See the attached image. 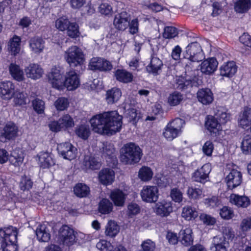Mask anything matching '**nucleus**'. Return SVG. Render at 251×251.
I'll return each instance as SVG.
<instances>
[{
    "mask_svg": "<svg viewBox=\"0 0 251 251\" xmlns=\"http://www.w3.org/2000/svg\"><path fill=\"white\" fill-rule=\"evenodd\" d=\"M122 120V116L116 111H111L93 116L90 122L95 132L112 135L120 131Z\"/></svg>",
    "mask_w": 251,
    "mask_h": 251,
    "instance_id": "1",
    "label": "nucleus"
},
{
    "mask_svg": "<svg viewBox=\"0 0 251 251\" xmlns=\"http://www.w3.org/2000/svg\"><path fill=\"white\" fill-rule=\"evenodd\" d=\"M17 235L16 229L12 226L0 229V251H18Z\"/></svg>",
    "mask_w": 251,
    "mask_h": 251,
    "instance_id": "2",
    "label": "nucleus"
},
{
    "mask_svg": "<svg viewBox=\"0 0 251 251\" xmlns=\"http://www.w3.org/2000/svg\"><path fill=\"white\" fill-rule=\"evenodd\" d=\"M64 57L70 66H81L85 61V55L82 50L76 46H72L65 51Z\"/></svg>",
    "mask_w": 251,
    "mask_h": 251,
    "instance_id": "3",
    "label": "nucleus"
},
{
    "mask_svg": "<svg viewBox=\"0 0 251 251\" xmlns=\"http://www.w3.org/2000/svg\"><path fill=\"white\" fill-rule=\"evenodd\" d=\"M73 119L69 114L61 117L57 121H50L49 127L52 132H57L62 130H66L74 126Z\"/></svg>",
    "mask_w": 251,
    "mask_h": 251,
    "instance_id": "4",
    "label": "nucleus"
},
{
    "mask_svg": "<svg viewBox=\"0 0 251 251\" xmlns=\"http://www.w3.org/2000/svg\"><path fill=\"white\" fill-rule=\"evenodd\" d=\"M183 55L184 59L192 61H201L203 57L201 46L197 42L189 44L186 47Z\"/></svg>",
    "mask_w": 251,
    "mask_h": 251,
    "instance_id": "5",
    "label": "nucleus"
},
{
    "mask_svg": "<svg viewBox=\"0 0 251 251\" xmlns=\"http://www.w3.org/2000/svg\"><path fill=\"white\" fill-rule=\"evenodd\" d=\"M143 155L140 148L133 143L126 144V164H137Z\"/></svg>",
    "mask_w": 251,
    "mask_h": 251,
    "instance_id": "6",
    "label": "nucleus"
},
{
    "mask_svg": "<svg viewBox=\"0 0 251 251\" xmlns=\"http://www.w3.org/2000/svg\"><path fill=\"white\" fill-rule=\"evenodd\" d=\"M88 68L92 71L108 72L113 68L111 63L102 57H93L89 61Z\"/></svg>",
    "mask_w": 251,
    "mask_h": 251,
    "instance_id": "7",
    "label": "nucleus"
},
{
    "mask_svg": "<svg viewBox=\"0 0 251 251\" xmlns=\"http://www.w3.org/2000/svg\"><path fill=\"white\" fill-rule=\"evenodd\" d=\"M18 127L14 123H7L0 132V141L5 143L15 140L18 136Z\"/></svg>",
    "mask_w": 251,
    "mask_h": 251,
    "instance_id": "8",
    "label": "nucleus"
},
{
    "mask_svg": "<svg viewBox=\"0 0 251 251\" xmlns=\"http://www.w3.org/2000/svg\"><path fill=\"white\" fill-rule=\"evenodd\" d=\"M57 150L59 155L64 159L71 160L76 157L77 150L69 142L58 145Z\"/></svg>",
    "mask_w": 251,
    "mask_h": 251,
    "instance_id": "9",
    "label": "nucleus"
},
{
    "mask_svg": "<svg viewBox=\"0 0 251 251\" xmlns=\"http://www.w3.org/2000/svg\"><path fill=\"white\" fill-rule=\"evenodd\" d=\"M142 200L145 202L153 203L158 198V189L154 186H145L140 192Z\"/></svg>",
    "mask_w": 251,
    "mask_h": 251,
    "instance_id": "10",
    "label": "nucleus"
},
{
    "mask_svg": "<svg viewBox=\"0 0 251 251\" xmlns=\"http://www.w3.org/2000/svg\"><path fill=\"white\" fill-rule=\"evenodd\" d=\"M163 64L161 60L157 56L156 53L152 49L150 64L146 67L148 73L154 75H157L161 72Z\"/></svg>",
    "mask_w": 251,
    "mask_h": 251,
    "instance_id": "11",
    "label": "nucleus"
},
{
    "mask_svg": "<svg viewBox=\"0 0 251 251\" xmlns=\"http://www.w3.org/2000/svg\"><path fill=\"white\" fill-rule=\"evenodd\" d=\"M211 171L209 164H204L201 168L198 169L192 174V179L194 181L204 183L209 179V174Z\"/></svg>",
    "mask_w": 251,
    "mask_h": 251,
    "instance_id": "12",
    "label": "nucleus"
},
{
    "mask_svg": "<svg viewBox=\"0 0 251 251\" xmlns=\"http://www.w3.org/2000/svg\"><path fill=\"white\" fill-rule=\"evenodd\" d=\"M63 84L70 91L75 90L79 86V78L75 71L72 70L66 73Z\"/></svg>",
    "mask_w": 251,
    "mask_h": 251,
    "instance_id": "13",
    "label": "nucleus"
},
{
    "mask_svg": "<svg viewBox=\"0 0 251 251\" xmlns=\"http://www.w3.org/2000/svg\"><path fill=\"white\" fill-rule=\"evenodd\" d=\"M228 189H233L239 186L242 181V173L235 169H232L226 178Z\"/></svg>",
    "mask_w": 251,
    "mask_h": 251,
    "instance_id": "14",
    "label": "nucleus"
},
{
    "mask_svg": "<svg viewBox=\"0 0 251 251\" xmlns=\"http://www.w3.org/2000/svg\"><path fill=\"white\" fill-rule=\"evenodd\" d=\"M48 77L49 82L52 84L53 87L59 89L63 86L62 75L58 68L56 67L52 68Z\"/></svg>",
    "mask_w": 251,
    "mask_h": 251,
    "instance_id": "15",
    "label": "nucleus"
},
{
    "mask_svg": "<svg viewBox=\"0 0 251 251\" xmlns=\"http://www.w3.org/2000/svg\"><path fill=\"white\" fill-rule=\"evenodd\" d=\"M218 65V63L215 58H210L201 62L200 70L202 74L210 75L216 71Z\"/></svg>",
    "mask_w": 251,
    "mask_h": 251,
    "instance_id": "16",
    "label": "nucleus"
},
{
    "mask_svg": "<svg viewBox=\"0 0 251 251\" xmlns=\"http://www.w3.org/2000/svg\"><path fill=\"white\" fill-rule=\"evenodd\" d=\"M25 72L27 77L36 80L41 78L43 74L42 68L37 64L31 63L25 68Z\"/></svg>",
    "mask_w": 251,
    "mask_h": 251,
    "instance_id": "17",
    "label": "nucleus"
},
{
    "mask_svg": "<svg viewBox=\"0 0 251 251\" xmlns=\"http://www.w3.org/2000/svg\"><path fill=\"white\" fill-rule=\"evenodd\" d=\"M60 238L64 244L68 245L73 244L75 240L74 230L66 225H64L59 231Z\"/></svg>",
    "mask_w": 251,
    "mask_h": 251,
    "instance_id": "18",
    "label": "nucleus"
},
{
    "mask_svg": "<svg viewBox=\"0 0 251 251\" xmlns=\"http://www.w3.org/2000/svg\"><path fill=\"white\" fill-rule=\"evenodd\" d=\"M228 246L229 243L226 237L218 235L213 238L210 249L212 251H227Z\"/></svg>",
    "mask_w": 251,
    "mask_h": 251,
    "instance_id": "19",
    "label": "nucleus"
},
{
    "mask_svg": "<svg viewBox=\"0 0 251 251\" xmlns=\"http://www.w3.org/2000/svg\"><path fill=\"white\" fill-rule=\"evenodd\" d=\"M39 164L43 168H48L55 164L52 154L48 151H41L38 155Z\"/></svg>",
    "mask_w": 251,
    "mask_h": 251,
    "instance_id": "20",
    "label": "nucleus"
},
{
    "mask_svg": "<svg viewBox=\"0 0 251 251\" xmlns=\"http://www.w3.org/2000/svg\"><path fill=\"white\" fill-rule=\"evenodd\" d=\"M14 90L15 86L10 81H3L0 84V94L3 99H11L14 95Z\"/></svg>",
    "mask_w": 251,
    "mask_h": 251,
    "instance_id": "21",
    "label": "nucleus"
},
{
    "mask_svg": "<svg viewBox=\"0 0 251 251\" xmlns=\"http://www.w3.org/2000/svg\"><path fill=\"white\" fill-rule=\"evenodd\" d=\"M114 178V172L110 169H102L99 172V180L103 185H107L112 184Z\"/></svg>",
    "mask_w": 251,
    "mask_h": 251,
    "instance_id": "22",
    "label": "nucleus"
},
{
    "mask_svg": "<svg viewBox=\"0 0 251 251\" xmlns=\"http://www.w3.org/2000/svg\"><path fill=\"white\" fill-rule=\"evenodd\" d=\"M205 125L207 130L211 133L216 134L222 130L221 123L214 116H208Z\"/></svg>",
    "mask_w": 251,
    "mask_h": 251,
    "instance_id": "23",
    "label": "nucleus"
},
{
    "mask_svg": "<svg viewBox=\"0 0 251 251\" xmlns=\"http://www.w3.org/2000/svg\"><path fill=\"white\" fill-rule=\"evenodd\" d=\"M197 98L200 102L205 105L211 103L213 100V94L208 88L199 90L197 92Z\"/></svg>",
    "mask_w": 251,
    "mask_h": 251,
    "instance_id": "24",
    "label": "nucleus"
},
{
    "mask_svg": "<svg viewBox=\"0 0 251 251\" xmlns=\"http://www.w3.org/2000/svg\"><path fill=\"white\" fill-rule=\"evenodd\" d=\"M237 67L234 61H229L220 67V75L222 76L231 77L237 72Z\"/></svg>",
    "mask_w": 251,
    "mask_h": 251,
    "instance_id": "25",
    "label": "nucleus"
},
{
    "mask_svg": "<svg viewBox=\"0 0 251 251\" xmlns=\"http://www.w3.org/2000/svg\"><path fill=\"white\" fill-rule=\"evenodd\" d=\"M230 201L238 207L243 208L247 207L251 203L250 200L248 197L234 194L230 195Z\"/></svg>",
    "mask_w": 251,
    "mask_h": 251,
    "instance_id": "26",
    "label": "nucleus"
},
{
    "mask_svg": "<svg viewBox=\"0 0 251 251\" xmlns=\"http://www.w3.org/2000/svg\"><path fill=\"white\" fill-rule=\"evenodd\" d=\"M192 234V230L190 228H186L179 231L178 238L183 245L187 247L193 244V238Z\"/></svg>",
    "mask_w": 251,
    "mask_h": 251,
    "instance_id": "27",
    "label": "nucleus"
},
{
    "mask_svg": "<svg viewBox=\"0 0 251 251\" xmlns=\"http://www.w3.org/2000/svg\"><path fill=\"white\" fill-rule=\"evenodd\" d=\"M29 47L32 51L35 53H40L42 51L45 47V42L40 37L34 36L29 41Z\"/></svg>",
    "mask_w": 251,
    "mask_h": 251,
    "instance_id": "28",
    "label": "nucleus"
},
{
    "mask_svg": "<svg viewBox=\"0 0 251 251\" xmlns=\"http://www.w3.org/2000/svg\"><path fill=\"white\" fill-rule=\"evenodd\" d=\"M195 78L187 79L182 76H179L176 79L175 87L176 89L182 91L188 89L189 87L195 86Z\"/></svg>",
    "mask_w": 251,
    "mask_h": 251,
    "instance_id": "29",
    "label": "nucleus"
},
{
    "mask_svg": "<svg viewBox=\"0 0 251 251\" xmlns=\"http://www.w3.org/2000/svg\"><path fill=\"white\" fill-rule=\"evenodd\" d=\"M24 155L22 151L16 148L13 150L9 157V160L14 166L17 167L20 166L23 161Z\"/></svg>",
    "mask_w": 251,
    "mask_h": 251,
    "instance_id": "30",
    "label": "nucleus"
},
{
    "mask_svg": "<svg viewBox=\"0 0 251 251\" xmlns=\"http://www.w3.org/2000/svg\"><path fill=\"white\" fill-rule=\"evenodd\" d=\"M37 239L41 242H48L50 238V234L49 228L45 225H39L36 230Z\"/></svg>",
    "mask_w": 251,
    "mask_h": 251,
    "instance_id": "31",
    "label": "nucleus"
},
{
    "mask_svg": "<svg viewBox=\"0 0 251 251\" xmlns=\"http://www.w3.org/2000/svg\"><path fill=\"white\" fill-rule=\"evenodd\" d=\"M83 164L86 168L92 170L100 169L101 166L100 161L97 158L89 155L85 156Z\"/></svg>",
    "mask_w": 251,
    "mask_h": 251,
    "instance_id": "32",
    "label": "nucleus"
},
{
    "mask_svg": "<svg viewBox=\"0 0 251 251\" xmlns=\"http://www.w3.org/2000/svg\"><path fill=\"white\" fill-rule=\"evenodd\" d=\"M74 192L78 198H86L90 194V190L89 187L86 184L78 183L74 187Z\"/></svg>",
    "mask_w": 251,
    "mask_h": 251,
    "instance_id": "33",
    "label": "nucleus"
},
{
    "mask_svg": "<svg viewBox=\"0 0 251 251\" xmlns=\"http://www.w3.org/2000/svg\"><path fill=\"white\" fill-rule=\"evenodd\" d=\"M214 116L221 125L225 124L229 120L230 118V115L227 113V110L223 107H217L214 110Z\"/></svg>",
    "mask_w": 251,
    "mask_h": 251,
    "instance_id": "34",
    "label": "nucleus"
},
{
    "mask_svg": "<svg viewBox=\"0 0 251 251\" xmlns=\"http://www.w3.org/2000/svg\"><path fill=\"white\" fill-rule=\"evenodd\" d=\"M173 211L171 202H162L156 205V213L161 217H166Z\"/></svg>",
    "mask_w": 251,
    "mask_h": 251,
    "instance_id": "35",
    "label": "nucleus"
},
{
    "mask_svg": "<svg viewBox=\"0 0 251 251\" xmlns=\"http://www.w3.org/2000/svg\"><path fill=\"white\" fill-rule=\"evenodd\" d=\"M122 96L120 89L113 88L106 92L105 100L108 104H113L117 102Z\"/></svg>",
    "mask_w": 251,
    "mask_h": 251,
    "instance_id": "36",
    "label": "nucleus"
},
{
    "mask_svg": "<svg viewBox=\"0 0 251 251\" xmlns=\"http://www.w3.org/2000/svg\"><path fill=\"white\" fill-rule=\"evenodd\" d=\"M120 226L114 221L110 220L105 226V234L110 238L115 237L119 232Z\"/></svg>",
    "mask_w": 251,
    "mask_h": 251,
    "instance_id": "37",
    "label": "nucleus"
},
{
    "mask_svg": "<svg viewBox=\"0 0 251 251\" xmlns=\"http://www.w3.org/2000/svg\"><path fill=\"white\" fill-rule=\"evenodd\" d=\"M141 118L140 113L136 108L131 107L128 109L127 113H126V121L128 124L135 126Z\"/></svg>",
    "mask_w": 251,
    "mask_h": 251,
    "instance_id": "38",
    "label": "nucleus"
},
{
    "mask_svg": "<svg viewBox=\"0 0 251 251\" xmlns=\"http://www.w3.org/2000/svg\"><path fill=\"white\" fill-rule=\"evenodd\" d=\"M199 61H192L188 59H184L182 62L183 65H184L186 74H187L188 76L194 77L193 78L195 79H197L195 76V72H198V70L197 69L196 67L194 66V64L195 62Z\"/></svg>",
    "mask_w": 251,
    "mask_h": 251,
    "instance_id": "39",
    "label": "nucleus"
},
{
    "mask_svg": "<svg viewBox=\"0 0 251 251\" xmlns=\"http://www.w3.org/2000/svg\"><path fill=\"white\" fill-rule=\"evenodd\" d=\"M9 70L10 75L14 79L18 81L24 80V72L19 66L14 63H11L9 65Z\"/></svg>",
    "mask_w": 251,
    "mask_h": 251,
    "instance_id": "40",
    "label": "nucleus"
},
{
    "mask_svg": "<svg viewBox=\"0 0 251 251\" xmlns=\"http://www.w3.org/2000/svg\"><path fill=\"white\" fill-rule=\"evenodd\" d=\"M110 197L116 206H120L124 205L125 195L120 190H115L112 191Z\"/></svg>",
    "mask_w": 251,
    "mask_h": 251,
    "instance_id": "41",
    "label": "nucleus"
},
{
    "mask_svg": "<svg viewBox=\"0 0 251 251\" xmlns=\"http://www.w3.org/2000/svg\"><path fill=\"white\" fill-rule=\"evenodd\" d=\"M99 211L102 214H108L113 209L112 203L107 199H102L99 204Z\"/></svg>",
    "mask_w": 251,
    "mask_h": 251,
    "instance_id": "42",
    "label": "nucleus"
},
{
    "mask_svg": "<svg viewBox=\"0 0 251 251\" xmlns=\"http://www.w3.org/2000/svg\"><path fill=\"white\" fill-rule=\"evenodd\" d=\"M113 23L116 28L124 31L126 29V12L123 11L117 14Z\"/></svg>",
    "mask_w": 251,
    "mask_h": 251,
    "instance_id": "43",
    "label": "nucleus"
},
{
    "mask_svg": "<svg viewBox=\"0 0 251 251\" xmlns=\"http://www.w3.org/2000/svg\"><path fill=\"white\" fill-rule=\"evenodd\" d=\"M181 215L185 220L189 221L197 217L198 213L195 208L190 206H186L183 208Z\"/></svg>",
    "mask_w": 251,
    "mask_h": 251,
    "instance_id": "44",
    "label": "nucleus"
},
{
    "mask_svg": "<svg viewBox=\"0 0 251 251\" xmlns=\"http://www.w3.org/2000/svg\"><path fill=\"white\" fill-rule=\"evenodd\" d=\"M14 102L16 106H23L27 103V95L23 92L16 91L14 94Z\"/></svg>",
    "mask_w": 251,
    "mask_h": 251,
    "instance_id": "45",
    "label": "nucleus"
},
{
    "mask_svg": "<svg viewBox=\"0 0 251 251\" xmlns=\"http://www.w3.org/2000/svg\"><path fill=\"white\" fill-rule=\"evenodd\" d=\"M21 38L14 36L9 41L8 44V49L12 53L16 55L18 53L20 50Z\"/></svg>",
    "mask_w": 251,
    "mask_h": 251,
    "instance_id": "46",
    "label": "nucleus"
},
{
    "mask_svg": "<svg viewBox=\"0 0 251 251\" xmlns=\"http://www.w3.org/2000/svg\"><path fill=\"white\" fill-rule=\"evenodd\" d=\"M180 133L177 129L172 127L168 124L164 129L163 133L164 137L169 141H172L180 134Z\"/></svg>",
    "mask_w": 251,
    "mask_h": 251,
    "instance_id": "47",
    "label": "nucleus"
},
{
    "mask_svg": "<svg viewBox=\"0 0 251 251\" xmlns=\"http://www.w3.org/2000/svg\"><path fill=\"white\" fill-rule=\"evenodd\" d=\"M251 1L250 0H239L235 5V10L240 13L246 12L250 8Z\"/></svg>",
    "mask_w": 251,
    "mask_h": 251,
    "instance_id": "48",
    "label": "nucleus"
},
{
    "mask_svg": "<svg viewBox=\"0 0 251 251\" xmlns=\"http://www.w3.org/2000/svg\"><path fill=\"white\" fill-rule=\"evenodd\" d=\"M102 154L104 157H108L109 158L114 160V153L115 152V148L113 144L108 142L103 143L102 148Z\"/></svg>",
    "mask_w": 251,
    "mask_h": 251,
    "instance_id": "49",
    "label": "nucleus"
},
{
    "mask_svg": "<svg viewBox=\"0 0 251 251\" xmlns=\"http://www.w3.org/2000/svg\"><path fill=\"white\" fill-rule=\"evenodd\" d=\"M75 133L79 137L84 140L87 139L90 134L89 126L81 125L78 126L75 129Z\"/></svg>",
    "mask_w": 251,
    "mask_h": 251,
    "instance_id": "50",
    "label": "nucleus"
},
{
    "mask_svg": "<svg viewBox=\"0 0 251 251\" xmlns=\"http://www.w3.org/2000/svg\"><path fill=\"white\" fill-rule=\"evenodd\" d=\"M183 99V95L180 93L175 91L169 95L168 102L170 105L176 106L179 104Z\"/></svg>",
    "mask_w": 251,
    "mask_h": 251,
    "instance_id": "51",
    "label": "nucleus"
},
{
    "mask_svg": "<svg viewBox=\"0 0 251 251\" xmlns=\"http://www.w3.org/2000/svg\"><path fill=\"white\" fill-rule=\"evenodd\" d=\"M153 173L151 168L148 167H142L138 173L139 177L143 181H147L151 179Z\"/></svg>",
    "mask_w": 251,
    "mask_h": 251,
    "instance_id": "52",
    "label": "nucleus"
},
{
    "mask_svg": "<svg viewBox=\"0 0 251 251\" xmlns=\"http://www.w3.org/2000/svg\"><path fill=\"white\" fill-rule=\"evenodd\" d=\"M66 30L67 35L72 38H76L80 34L79 26L76 23H71Z\"/></svg>",
    "mask_w": 251,
    "mask_h": 251,
    "instance_id": "53",
    "label": "nucleus"
},
{
    "mask_svg": "<svg viewBox=\"0 0 251 251\" xmlns=\"http://www.w3.org/2000/svg\"><path fill=\"white\" fill-rule=\"evenodd\" d=\"M241 148L244 154H251V136L247 135L244 137L242 142Z\"/></svg>",
    "mask_w": 251,
    "mask_h": 251,
    "instance_id": "54",
    "label": "nucleus"
},
{
    "mask_svg": "<svg viewBox=\"0 0 251 251\" xmlns=\"http://www.w3.org/2000/svg\"><path fill=\"white\" fill-rule=\"evenodd\" d=\"M71 22L65 16L57 19L55 21V26L60 31H64L67 29Z\"/></svg>",
    "mask_w": 251,
    "mask_h": 251,
    "instance_id": "55",
    "label": "nucleus"
},
{
    "mask_svg": "<svg viewBox=\"0 0 251 251\" xmlns=\"http://www.w3.org/2000/svg\"><path fill=\"white\" fill-rule=\"evenodd\" d=\"M187 194L190 199H199L201 198L202 190L200 188L190 187L187 190Z\"/></svg>",
    "mask_w": 251,
    "mask_h": 251,
    "instance_id": "56",
    "label": "nucleus"
},
{
    "mask_svg": "<svg viewBox=\"0 0 251 251\" xmlns=\"http://www.w3.org/2000/svg\"><path fill=\"white\" fill-rule=\"evenodd\" d=\"M33 109L39 114L44 112L45 102L42 100L38 98L35 99L32 101Z\"/></svg>",
    "mask_w": 251,
    "mask_h": 251,
    "instance_id": "57",
    "label": "nucleus"
},
{
    "mask_svg": "<svg viewBox=\"0 0 251 251\" xmlns=\"http://www.w3.org/2000/svg\"><path fill=\"white\" fill-rule=\"evenodd\" d=\"M155 248V242L150 239H147L142 242L141 249L138 251H154Z\"/></svg>",
    "mask_w": 251,
    "mask_h": 251,
    "instance_id": "58",
    "label": "nucleus"
},
{
    "mask_svg": "<svg viewBox=\"0 0 251 251\" xmlns=\"http://www.w3.org/2000/svg\"><path fill=\"white\" fill-rule=\"evenodd\" d=\"M69 104L68 99L63 97L59 98L54 102V106L58 111H63L66 109L69 106Z\"/></svg>",
    "mask_w": 251,
    "mask_h": 251,
    "instance_id": "59",
    "label": "nucleus"
},
{
    "mask_svg": "<svg viewBox=\"0 0 251 251\" xmlns=\"http://www.w3.org/2000/svg\"><path fill=\"white\" fill-rule=\"evenodd\" d=\"M178 34L177 29L174 26H166L164 29L163 37L166 39L173 38Z\"/></svg>",
    "mask_w": 251,
    "mask_h": 251,
    "instance_id": "60",
    "label": "nucleus"
},
{
    "mask_svg": "<svg viewBox=\"0 0 251 251\" xmlns=\"http://www.w3.org/2000/svg\"><path fill=\"white\" fill-rule=\"evenodd\" d=\"M33 182L29 177L24 176H22L20 183V187L23 191L29 190L32 187Z\"/></svg>",
    "mask_w": 251,
    "mask_h": 251,
    "instance_id": "61",
    "label": "nucleus"
},
{
    "mask_svg": "<svg viewBox=\"0 0 251 251\" xmlns=\"http://www.w3.org/2000/svg\"><path fill=\"white\" fill-rule=\"evenodd\" d=\"M128 32L132 35L137 33L139 31V21L137 18H134L128 21Z\"/></svg>",
    "mask_w": 251,
    "mask_h": 251,
    "instance_id": "62",
    "label": "nucleus"
},
{
    "mask_svg": "<svg viewBox=\"0 0 251 251\" xmlns=\"http://www.w3.org/2000/svg\"><path fill=\"white\" fill-rule=\"evenodd\" d=\"M170 196L173 201L176 202L180 203L183 200V193L176 188L172 189L170 192Z\"/></svg>",
    "mask_w": 251,
    "mask_h": 251,
    "instance_id": "63",
    "label": "nucleus"
},
{
    "mask_svg": "<svg viewBox=\"0 0 251 251\" xmlns=\"http://www.w3.org/2000/svg\"><path fill=\"white\" fill-rule=\"evenodd\" d=\"M96 247L100 251H111L112 249L111 243L104 240L99 241Z\"/></svg>",
    "mask_w": 251,
    "mask_h": 251,
    "instance_id": "64",
    "label": "nucleus"
}]
</instances>
